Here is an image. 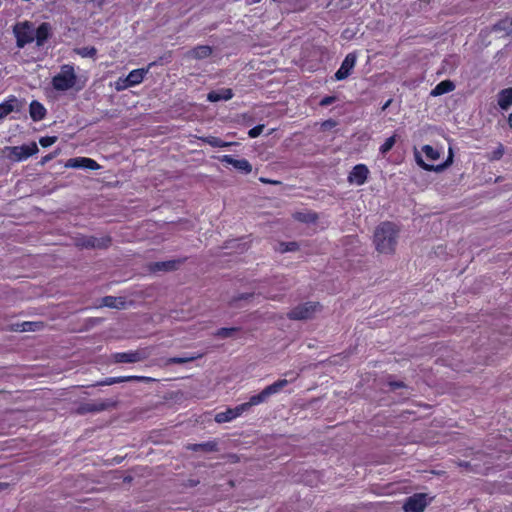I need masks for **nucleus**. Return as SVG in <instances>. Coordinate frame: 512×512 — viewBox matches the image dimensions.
Wrapping results in <instances>:
<instances>
[{
    "mask_svg": "<svg viewBox=\"0 0 512 512\" xmlns=\"http://www.w3.org/2000/svg\"><path fill=\"white\" fill-rule=\"evenodd\" d=\"M13 32L16 37L17 46L24 47L26 44L36 41L38 47L44 46L52 35V27L48 22L41 23L37 28L29 21L19 22L14 25Z\"/></svg>",
    "mask_w": 512,
    "mask_h": 512,
    "instance_id": "1",
    "label": "nucleus"
},
{
    "mask_svg": "<svg viewBox=\"0 0 512 512\" xmlns=\"http://www.w3.org/2000/svg\"><path fill=\"white\" fill-rule=\"evenodd\" d=\"M397 226L389 221L382 222L375 230L374 243L380 253L392 254L395 251L397 238Z\"/></svg>",
    "mask_w": 512,
    "mask_h": 512,
    "instance_id": "2",
    "label": "nucleus"
},
{
    "mask_svg": "<svg viewBox=\"0 0 512 512\" xmlns=\"http://www.w3.org/2000/svg\"><path fill=\"white\" fill-rule=\"evenodd\" d=\"M62 68L66 69H63L52 79L54 89L58 91H66L74 87H76L77 90L84 88L86 79L81 82L79 81L74 72V66H62Z\"/></svg>",
    "mask_w": 512,
    "mask_h": 512,
    "instance_id": "3",
    "label": "nucleus"
},
{
    "mask_svg": "<svg viewBox=\"0 0 512 512\" xmlns=\"http://www.w3.org/2000/svg\"><path fill=\"white\" fill-rule=\"evenodd\" d=\"M296 379L287 380V379H279L265 387L260 393L253 395L249 398L247 405L251 408L252 406L259 405L267 401V399L278 392H280L284 387L288 385L289 382H292Z\"/></svg>",
    "mask_w": 512,
    "mask_h": 512,
    "instance_id": "4",
    "label": "nucleus"
},
{
    "mask_svg": "<svg viewBox=\"0 0 512 512\" xmlns=\"http://www.w3.org/2000/svg\"><path fill=\"white\" fill-rule=\"evenodd\" d=\"M321 309L322 305L319 302H305L291 309L287 313V317L291 320H307L311 319Z\"/></svg>",
    "mask_w": 512,
    "mask_h": 512,
    "instance_id": "5",
    "label": "nucleus"
},
{
    "mask_svg": "<svg viewBox=\"0 0 512 512\" xmlns=\"http://www.w3.org/2000/svg\"><path fill=\"white\" fill-rule=\"evenodd\" d=\"M150 67L151 66H146L132 70L125 78H118L115 81L114 88L117 91H122L132 86L140 84L143 81L147 72L149 71Z\"/></svg>",
    "mask_w": 512,
    "mask_h": 512,
    "instance_id": "6",
    "label": "nucleus"
},
{
    "mask_svg": "<svg viewBox=\"0 0 512 512\" xmlns=\"http://www.w3.org/2000/svg\"><path fill=\"white\" fill-rule=\"evenodd\" d=\"M9 151V158L12 161L20 162L36 154L38 152V147L36 143L33 142L29 145L24 144L21 146L10 147Z\"/></svg>",
    "mask_w": 512,
    "mask_h": 512,
    "instance_id": "7",
    "label": "nucleus"
},
{
    "mask_svg": "<svg viewBox=\"0 0 512 512\" xmlns=\"http://www.w3.org/2000/svg\"><path fill=\"white\" fill-rule=\"evenodd\" d=\"M427 505V495L424 493H416L406 499L403 509L405 512H423Z\"/></svg>",
    "mask_w": 512,
    "mask_h": 512,
    "instance_id": "8",
    "label": "nucleus"
},
{
    "mask_svg": "<svg viewBox=\"0 0 512 512\" xmlns=\"http://www.w3.org/2000/svg\"><path fill=\"white\" fill-rule=\"evenodd\" d=\"M147 357L148 353L144 349L118 352L113 355L117 363H136L145 360Z\"/></svg>",
    "mask_w": 512,
    "mask_h": 512,
    "instance_id": "9",
    "label": "nucleus"
},
{
    "mask_svg": "<svg viewBox=\"0 0 512 512\" xmlns=\"http://www.w3.org/2000/svg\"><path fill=\"white\" fill-rule=\"evenodd\" d=\"M369 173V169L365 164H357L350 171L347 180L350 184L361 186L367 182Z\"/></svg>",
    "mask_w": 512,
    "mask_h": 512,
    "instance_id": "10",
    "label": "nucleus"
},
{
    "mask_svg": "<svg viewBox=\"0 0 512 512\" xmlns=\"http://www.w3.org/2000/svg\"><path fill=\"white\" fill-rule=\"evenodd\" d=\"M65 167L75 169L98 170L101 166L92 158L74 157L67 160Z\"/></svg>",
    "mask_w": 512,
    "mask_h": 512,
    "instance_id": "11",
    "label": "nucleus"
},
{
    "mask_svg": "<svg viewBox=\"0 0 512 512\" xmlns=\"http://www.w3.org/2000/svg\"><path fill=\"white\" fill-rule=\"evenodd\" d=\"M222 163H226L232 165L235 169L243 172L244 174H249L252 171V165L247 159H235L232 155H223L220 158Z\"/></svg>",
    "mask_w": 512,
    "mask_h": 512,
    "instance_id": "12",
    "label": "nucleus"
},
{
    "mask_svg": "<svg viewBox=\"0 0 512 512\" xmlns=\"http://www.w3.org/2000/svg\"><path fill=\"white\" fill-rule=\"evenodd\" d=\"M108 407H109V404L104 401L85 402V403H81L77 407L76 412L79 415H85L88 413L104 411V410L108 409Z\"/></svg>",
    "mask_w": 512,
    "mask_h": 512,
    "instance_id": "13",
    "label": "nucleus"
},
{
    "mask_svg": "<svg viewBox=\"0 0 512 512\" xmlns=\"http://www.w3.org/2000/svg\"><path fill=\"white\" fill-rule=\"evenodd\" d=\"M416 161H417V164L426 171L440 172L452 164L453 154H452V150L450 149L449 156L446 159V161L444 163L436 165V166L424 162L423 159L421 158V156L417 153H416Z\"/></svg>",
    "mask_w": 512,
    "mask_h": 512,
    "instance_id": "14",
    "label": "nucleus"
},
{
    "mask_svg": "<svg viewBox=\"0 0 512 512\" xmlns=\"http://www.w3.org/2000/svg\"><path fill=\"white\" fill-rule=\"evenodd\" d=\"M131 381H138V382H152L154 381L153 378L147 377V376H120V377H109L106 378L104 381L100 382V385H113L116 383H122V382H131Z\"/></svg>",
    "mask_w": 512,
    "mask_h": 512,
    "instance_id": "15",
    "label": "nucleus"
},
{
    "mask_svg": "<svg viewBox=\"0 0 512 512\" xmlns=\"http://www.w3.org/2000/svg\"><path fill=\"white\" fill-rule=\"evenodd\" d=\"M234 96L231 88H221L218 90H212L207 94V100L209 102L228 101Z\"/></svg>",
    "mask_w": 512,
    "mask_h": 512,
    "instance_id": "16",
    "label": "nucleus"
},
{
    "mask_svg": "<svg viewBox=\"0 0 512 512\" xmlns=\"http://www.w3.org/2000/svg\"><path fill=\"white\" fill-rule=\"evenodd\" d=\"M212 48L208 45L197 46L186 53L187 60H203L210 56Z\"/></svg>",
    "mask_w": 512,
    "mask_h": 512,
    "instance_id": "17",
    "label": "nucleus"
},
{
    "mask_svg": "<svg viewBox=\"0 0 512 512\" xmlns=\"http://www.w3.org/2000/svg\"><path fill=\"white\" fill-rule=\"evenodd\" d=\"M30 117L33 121L38 122L46 117L47 110L42 103L33 100L29 105Z\"/></svg>",
    "mask_w": 512,
    "mask_h": 512,
    "instance_id": "18",
    "label": "nucleus"
},
{
    "mask_svg": "<svg viewBox=\"0 0 512 512\" xmlns=\"http://www.w3.org/2000/svg\"><path fill=\"white\" fill-rule=\"evenodd\" d=\"M454 89L455 84L451 80H443L431 90L430 95L437 97L452 92Z\"/></svg>",
    "mask_w": 512,
    "mask_h": 512,
    "instance_id": "19",
    "label": "nucleus"
},
{
    "mask_svg": "<svg viewBox=\"0 0 512 512\" xmlns=\"http://www.w3.org/2000/svg\"><path fill=\"white\" fill-rule=\"evenodd\" d=\"M498 105L503 110H507L512 105V88L500 91L498 95Z\"/></svg>",
    "mask_w": 512,
    "mask_h": 512,
    "instance_id": "20",
    "label": "nucleus"
},
{
    "mask_svg": "<svg viewBox=\"0 0 512 512\" xmlns=\"http://www.w3.org/2000/svg\"><path fill=\"white\" fill-rule=\"evenodd\" d=\"M44 327L41 321H24L16 325L15 330L21 332L38 331Z\"/></svg>",
    "mask_w": 512,
    "mask_h": 512,
    "instance_id": "21",
    "label": "nucleus"
},
{
    "mask_svg": "<svg viewBox=\"0 0 512 512\" xmlns=\"http://www.w3.org/2000/svg\"><path fill=\"white\" fill-rule=\"evenodd\" d=\"M125 301L122 297L105 296L101 300V306L109 308H123Z\"/></svg>",
    "mask_w": 512,
    "mask_h": 512,
    "instance_id": "22",
    "label": "nucleus"
},
{
    "mask_svg": "<svg viewBox=\"0 0 512 512\" xmlns=\"http://www.w3.org/2000/svg\"><path fill=\"white\" fill-rule=\"evenodd\" d=\"M189 448L195 452H215L218 450V443L216 441H207L204 443L192 444Z\"/></svg>",
    "mask_w": 512,
    "mask_h": 512,
    "instance_id": "23",
    "label": "nucleus"
},
{
    "mask_svg": "<svg viewBox=\"0 0 512 512\" xmlns=\"http://www.w3.org/2000/svg\"><path fill=\"white\" fill-rule=\"evenodd\" d=\"M180 261L169 260L162 262H155L152 266L153 271H173L177 269Z\"/></svg>",
    "mask_w": 512,
    "mask_h": 512,
    "instance_id": "24",
    "label": "nucleus"
},
{
    "mask_svg": "<svg viewBox=\"0 0 512 512\" xmlns=\"http://www.w3.org/2000/svg\"><path fill=\"white\" fill-rule=\"evenodd\" d=\"M495 32H504L506 35H512V18H505L498 21L494 26Z\"/></svg>",
    "mask_w": 512,
    "mask_h": 512,
    "instance_id": "25",
    "label": "nucleus"
},
{
    "mask_svg": "<svg viewBox=\"0 0 512 512\" xmlns=\"http://www.w3.org/2000/svg\"><path fill=\"white\" fill-rule=\"evenodd\" d=\"M200 139L202 142H204L214 148H223V147H228L231 145V143L226 142L216 136H206V137H201Z\"/></svg>",
    "mask_w": 512,
    "mask_h": 512,
    "instance_id": "26",
    "label": "nucleus"
},
{
    "mask_svg": "<svg viewBox=\"0 0 512 512\" xmlns=\"http://www.w3.org/2000/svg\"><path fill=\"white\" fill-rule=\"evenodd\" d=\"M316 212H296L294 219L302 223H315L318 220Z\"/></svg>",
    "mask_w": 512,
    "mask_h": 512,
    "instance_id": "27",
    "label": "nucleus"
},
{
    "mask_svg": "<svg viewBox=\"0 0 512 512\" xmlns=\"http://www.w3.org/2000/svg\"><path fill=\"white\" fill-rule=\"evenodd\" d=\"M17 101L15 97L4 101L0 104V119L7 117L15 108L14 103Z\"/></svg>",
    "mask_w": 512,
    "mask_h": 512,
    "instance_id": "28",
    "label": "nucleus"
},
{
    "mask_svg": "<svg viewBox=\"0 0 512 512\" xmlns=\"http://www.w3.org/2000/svg\"><path fill=\"white\" fill-rule=\"evenodd\" d=\"M199 357H201V355L187 356V357H170V358L166 359L164 365L168 366L171 364H184V363L194 361Z\"/></svg>",
    "mask_w": 512,
    "mask_h": 512,
    "instance_id": "29",
    "label": "nucleus"
},
{
    "mask_svg": "<svg viewBox=\"0 0 512 512\" xmlns=\"http://www.w3.org/2000/svg\"><path fill=\"white\" fill-rule=\"evenodd\" d=\"M94 236H81L76 238V246L85 249H94Z\"/></svg>",
    "mask_w": 512,
    "mask_h": 512,
    "instance_id": "30",
    "label": "nucleus"
},
{
    "mask_svg": "<svg viewBox=\"0 0 512 512\" xmlns=\"http://www.w3.org/2000/svg\"><path fill=\"white\" fill-rule=\"evenodd\" d=\"M422 151L425 154L426 158L430 161H435L440 157V153L438 152V150H436L431 145H424L422 147Z\"/></svg>",
    "mask_w": 512,
    "mask_h": 512,
    "instance_id": "31",
    "label": "nucleus"
},
{
    "mask_svg": "<svg viewBox=\"0 0 512 512\" xmlns=\"http://www.w3.org/2000/svg\"><path fill=\"white\" fill-rule=\"evenodd\" d=\"M396 143V135H392L388 137L385 142L380 146L379 152L382 155H386L395 145Z\"/></svg>",
    "mask_w": 512,
    "mask_h": 512,
    "instance_id": "32",
    "label": "nucleus"
},
{
    "mask_svg": "<svg viewBox=\"0 0 512 512\" xmlns=\"http://www.w3.org/2000/svg\"><path fill=\"white\" fill-rule=\"evenodd\" d=\"M94 248L98 249H106L112 243V238L110 236H103L101 238H97L94 236Z\"/></svg>",
    "mask_w": 512,
    "mask_h": 512,
    "instance_id": "33",
    "label": "nucleus"
},
{
    "mask_svg": "<svg viewBox=\"0 0 512 512\" xmlns=\"http://www.w3.org/2000/svg\"><path fill=\"white\" fill-rule=\"evenodd\" d=\"M234 420V416L229 408L223 412H219L215 415V421L217 423H225Z\"/></svg>",
    "mask_w": 512,
    "mask_h": 512,
    "instance_id": "34",
    "label": "nucleus"
},
{
    "mask_svg": "<svg viewBox=\"0 0 512 512\" xmlns=\"http://www.w3.org/2000/svg\"><path fill=\"white\" fill-rule=\"evenodd\" d=\"M354 66H340L338 71L335 73V80H343L347 78L351 73Z\"/></svg>",
    "mask_w": 512,
    "mask_h": 512,
    "instance_id": "35",
    "label": "nucleus"
},
{
    "mask_svg": "<svg viewBox=\"0 0 512 512\" xmlns=\"http://www.w3.org/2000/svg\"><path fill=\"white\" fill-rule=\"evenodd\" d=\"M298 249H299V244L295 241L279 243V251L281 253L289 252V251H297Z\"/></svg>",
    "mask_w": 512,
    "mask_h": 512,
    "instance_id": "36",
    "label": "nucleus"
},
{
    "mask_svg": "<svg viewBox=\"0 0 512 512\" xmlns=\"http://www.w3.org/2000/svg\"><path fill=\"white\" fill-rule=\"evenodd\" d=\"M232 412L234 419L241 416L244 412L248 411L250 409L249 405H247V402L239 404L235 406L234 408H229Z\"/></svg>",
    "mask_w": 512,
    "mask_h": 512,
    "instance_id": "37",
    "label": "nucleus"
},
{
    "mask_svg": "<svg viewBox=\"0 0 512 512\" xmlns=\"http://www.w3.org/2000/svg\"><path fill=\"white\" fill-rule=\"evenodd\" d=\"M74 52L82 57H93L96 54V49L94 47H81L75 49Z\"/></svg>",
    "mask_w": 512,
    "mask_h": 512,
    "instance_id": "38",
    "label": "nucleus"
},
{
    "mask_svg": "<svg viewBox=\"0 0 512 512\" xmlns=\"http://www.w3.org/2000/svg\"><path fill=\"white\" fill-rule=\"evenodd\" d=\"M237 331H238V328L223 327V328H220L217 330L216 336L221 337V338H228V337H231Z\"/></svg>",
    "mask_w": 512,
    "mask_h": 512,
    "instance_id": "39",
    "label": "nucleus"
},
{
    "mask_svg": "<svg viewBox=\"0 0 512 512\" xmlns=\"http://www.w3.org/2000/svg\"><path fill=\"white\" fill-rule=\"evenodd\" d=\"M503 155H504V147L500 143L497 146V148L490 153L489 159L492 160V161L499 160V159L502 158Z\"/></svg>",
    "mask_w": 512,
    "mask_h": 512,
    "instance_id": "40",
    "label": "nucleus"
},
{
    "mask_svg": "<svg viewBox=\"0 0 512 512\" xmlns=\"http://www.w3.org/2000/svg\"><path fill=\"white\" fill-rule=\"evenodd\" d=\"M56 141H57L56 136H45V137H41L39 139V144L43 148H47V147H50L51 145H53Z\"/></svg>",
    "mask_w": 512,
    "mask_h": 512,
    "instance_id": "41",
    "label": "nucleus"
},
{
    "mask_svg": "<svg viewBox=\"0 0 512 512\" xmlns=\"http://www.w3.org/2000/svg\"><path fill=\"white\" fill-rule=\"evenodd\" d=\"M263 129H264V125H262V124L256 125L255 127L251 128L248 131V135L250 138H256L262 133Z\"/></svg>",
    "mask_w": 512,
    "mask_h": 512,
    "instance_id": "42",
    "label": "nucleus"
},
{
    "mask_svg": "<svg viewBox=\"0 0 512 512\" xmlns=\"http://www.w3.org/2000/svg\"><path fill=\"white\" fill-rule=\"evenodd\" d=\"M336 100V96H325L320 100L319 105L322 107H326L336 102Z\"/></svg>",
    "mask_w": 512,
    "mask_h": 512,
    "instance_id": "43",
    "label": "nucleus"
},
{
    "mask_svg": "<svg viewBox=\"0 0 512 512\" xmlns=\"http://www.w3.org/2000/svg\"><path fill=\"white\" fill-rule=\"evenodd\" d=\"M356 60H357L356 54L349 53L343 60L342 64H355Z\"/></svg>",
    "mask_w": 512,
    "mask_h": 512,
    "instance_id": "44",
    "label": "nucleus"
},
{
    "mask_svg": "<svg viewBox=\"0 0 512 512\" xmlns=\"http://www.w3.org/2000/svg\"><path fill=\"white\" fill-rule=\"evenodd\" d=\"M389 386L392 389H399V388L405 387V384L402 381H391V382H389Z\"/></svg>",
    "mask_w": 512,
    "mask_h": 512,
    "instance_id": "45",
    "label": "nucleus"
},
{
    "mask_svg": "<svg viewBox=\"0 0 512 512\" xmlns=\"http://www.w3.org/2000/svg\"><path fill=\"white\" fill-rule=\"evenodd\" d=\"M229 462L236 463L239 461V457L236 454H229L228 455Z\"/></svg>",
    "mask_w": 512,
    "mask_h": 512,
    "instance_id": "46",
    "label": "nucleus"
},
{
    "mask_svg": "<svg viewBox=\"0 0 512 512\" xmlns=\"http://www.w3.org/2000/svg\"><path fill=\"white\" fill-rule=\"evenodd\" d=\"M252 296H253V294H242L236 300H247L248 298H250Z\"/></svg>",
    "mask_w": 512,
    "mask_h": 512,
    "instance_id": "47",
    "label": "nucleus"
},
{
    "mask_svg": "<svg viewBox=\"0 0 512 512\" xmlns=\"http://www.w3.org/2000/svg\"><path fill=\"white\" fill-rule=\"evenodd\" d=\"M391 103H392V99H388V100L384 103V105L382 106L381 110H382V111H385V110H386V109L391 105Z\"/></svg>",
    "mask_w": 512,
    "mask_h": 512,
    "instance_id": "48",
    "label": "nucleus"
},
{
    "mask_svg": "<svg viewBox=\"0 0 512 512\" xmlns=\"http://www.w3.org/2000/svg\"><path fill=\"white\" fill-rule=\"evenodd\" d=\"M8 486H9V484H8V483L0 482V490H5V489H7V488H8Z\"/></svg>",
    "mask_w": 512,
    "mask_h": 512,
    "instance_id": "49",
    "label": "nucleus"
},
{
    "mask_svg": "<svg viewBox=\"0 0 512 512\" xmlns=\"http://www.w3.org/2000/svg\"><path fill=\"white\" fill-rule=\"evenodd\" d=\"M54 157V155H47L43 158V163L51 160Z\"/></svg>",
    "mask_w": 512,
    "mask_h": 512,
    "instance_id": "50",
    "label": "nucleus"
},
{
    "mask_svg": "<svg viewBox=\"0 0 512 512\" xmlns=\"http://www.w3.org/2000/svg\"><path fill=\"white\" fill-rule=\"evenodd\" d=\"M508 124L512 128V113L508 117Z\"/></svg>",
    "mask_w": 512,
    "mask_h": 512,
    "instance_id": "51",
    "label": "nucleus"
},
{
    "mask_svg": "<svg viewBox=\"0 0 512 512\" xmlns=\"http://www.w3.org/2000/svg\"><path fill=\"white\" fill-rule=\"evenodd\" d=\"M460 466L467 468L469 466L468 462H462L460 463Z\"/></svg>",
    "mask_w": 512,
    "mask_h": 512,
    "instance_id": "52",
    "label": "nucleus"
},
{
    "mask_svg": "<svg viewBox=\"0 0 512 512\" xmlns=\"http://www.w3.org/2000/svg\"><path fill=\"white\" fill-rule=\"evenodd\" d=\"M260 180H261V182H263V183H271V181H269V180H267V179H265V178H260Z\"/></svg>",
    "mask_w": 512,
    "mask_h": 512,
    "instance_id": "53",
    "label": "nucleus"
},
{
    "mask_svg": "<svg viewBox=\"0 0 512 512\" xmlns=\"http://www.w3.org/2000/svg\"><path fill=\"white\" fill-rule=\"evenodd\" d=\"M254 3H258L260 2L261 0H252Z\"/></svg>",
    "mask_w": 512,
    "mask_h": 512,
    "instance_id": "54",
    "label": "nucleus"
}]
</instances>
